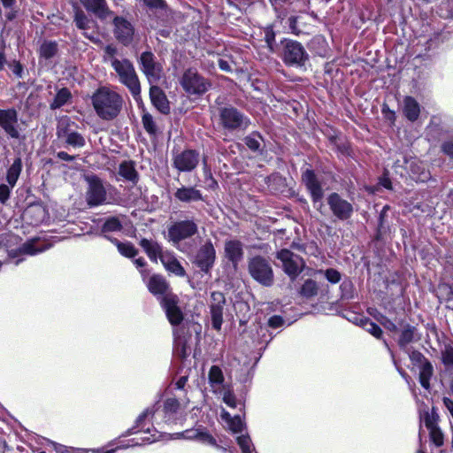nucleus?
I'll use <instances>...</instances> for the list:
<instances>
[{"mask_svg": "<svg viewBox=\"0 0 453 453\" xmlns=\"http://www.w3.org/2000/svg\"><path fill=\"white\" fill-rule=\"evenodd\" d=\"M92 103L97 115L103 119L110 120L120 112L123 99L117 92L107 87H101L93 95Z\"/></svg>", "mask_w": 453, "mask_h": 453, "instance_id": "f257e3e1", "label": "nucleus"}, {"mask_svg": "<svg viewBox=\"0 0 453 453\" xmlns=\"http://www.w3.org/2000/svg\"><path fill=\"white\" fill-rule=\"evenodd\" d=\"M111 67L116 72L119 82L129 89L134 97L138 96L141 93V85L132 62L122 58L120 61H115Z\"/></svg>", "mask_w": 453, "mask_h": 453, "instance_id": "f03ea898", "label": "nucleus"}, {"mask_svg": "<svg viewBox=\"0 0 453 453\" xmlns=\"http://www.w3.org/2000/svg\"><path fill=\"white\" fill-rule=\"evenodd\" d=\"M248 271L251 278L265 287L273 284L274 275L273 267L265 257L255 256L248 261Z\"/></svg>", "mask_w": 453, "mask_h": 453, "instance_id": "7ed1b4c3", "label": "nucleus"}, {"mask_svg": "<svg viewBox=\"0 0 453 453\" xmlns=\"http://www.w3.org/2000/svg\"><path fill=\"white\" fill-rule=\"evenodd\" d=\"M198 232V225L194 219L179 220L168 227L167 238L174 246L181 241L193 237Z\"/></svg>", "mask_w": 453, "mask_h": 453, "instance_id": "20e7f679", "label": "nucleus"}, {"mask_svg": "<svg viewBox=\"0 0 453 453\" xmlns=\"http://www.w3.org/2000/svg\"><path fill=\"white\" fill-rule=\"evenodd\" d=\"M180 84L188 94L197 96L204 94L211 86V82L195 69L184 72Z\"/></svg>", "mask_w": 453, "mask_h": 453, "instance_id": "39448f33", "label": "nucleus"}, {"mask_svg": "<svg viewBox=\"0 0 453 453\" xmlns=\"http://www.w3.org/2000/svg\"><path fill=\"white\" fill-rule=\"evenodd\" d=\"M219 119L222 127L227 130H244L250 123L246 116L234 107L220 108Z\"/></svg>", "mask_w": 453, "mask_h": 453, "instance_id": "423d86ee", "label": "nucleus"}, {"mask_svg": "<svg viewBox=\"0 0 453 453\" xmlns=\"http://www.w3.org/2000/svg\"><path fill=\"white\" fill-rule=\"evenodd\" d=\"M282 59L288 65L302 66L308 59V54L300 42L293 40H285L283 42Z\"/></svg>", "mask_w": 453, "mask_h": 453, "instance_id": "0eeeda50", "label": "nucleus"}, {"mask_svg": "<svg viewBox=\"0 0 453 453\" xmlns=\"http://www.w3.org/2000/svg\"><path fill=\"white\" fill-rule=\"evenodd\" d=\"M276 257L280 260L284 272L292 280H295L298 274L302 273L304 267V262L303 258L289 250L283 249L280 250L277 253Z\"/></svg>", "mask_w": 453, "mask_h": 453, "instance_id": "6e6552de", "label": "nucleus"}, {"mask_svg": "<svg viewBox=\"0 0 453 453\" xmlns=\"http://www.w3.org/2000/svg\"><path fill=\"white\" fill-rule=\"evenodd\" d=\"M216 259V250L211 240H207L197 250L193 263L203 273H210Z\"/></svg>", "mask_w": 453, "mask_h": 453, "instance_id": "1a4fd4ad", "label": "nucleus"}, {"mask_svg": "<svg viewBox=\"0 0 453 453\" xmlns=\"http://www.w3.org/2000/svg\"><path fill=\"white\" fill-rule=\"evenodd\" d=\"M112 33L115 39L123 44L128 46L132 43L134 36V27L133 24L122 16H112Z\"/></svg>", "mask_w": 453, "mask_h": 453, "instance_id": "9d476101", "label": "nucleus"}, {"mask_svg": "<svg viewBox=\"0 0 453 453\" xmlns=\"http://www.w3.org/2000/svg\"><path fill=\"white\" fill-rule=\"evenodd\" d=\"M139 63L142 73L147 77L150 84L157 83L162 74V66L156 61L151 51H144L141 54Z\"/></svg>", "mask_w": 453, "mask_h": 453, "instance_id": "9b49d317", "label": "nucleus"}, {"mask_svg": "<svg viewBox=\"0 0 453 453\" xmlns=\"http://www.w3.org/2000/svg\"><path fill=\"white\" fill-rule=\"evenodd\" d=\"M88 184L86 199L90 206H97L105 203L107 198L106 189L103 181L96 176L87 177Z\"/></svg>", "mask_w": 453, "mask_h": 453, "instance_id": "f8f14e48", "label": "nucleus"}, {"mask_svg": "<svg viewBox=\"0 0 453 453\" xmlns=\"http://www.w3.org/2000/svg\"><path fill=\"white\" fill-rule=\"evenodd\" d=\"M327 204L334 214L340 220H347L353 214V205L343 199L339 194L332 193L327 197Z\"/></svg>", "mask_w": 453, "mask_h": 453, "instance_id": "ddd939ff", "label": "nucleus"}, {"mask_svg": "<svg viewBox=\"0 0 453 453\" xmlns=\"http://www.w3.org/2000/svg\"><path fill=\"white\" fill-rule=\"evenodd\" d=\"M0 127L11 138H19L18 111L14 108L0 109Z\"/></svg>", "mask_w": 453, "mask_h": 453, "instance_id": "4468645a", "label": "nucleus"}, {"mask_svg": "<svg viewBox=\"0 0 453 453\" xmlns=\"http://www.w3.org/2000/svg\"><path fill=\"white\" fill-rule=\"evenodd\" d=\"M226 303L224 295L219 291H214L211 295V316L214 329L220 330L223 322V309Z\"/></svg>", "mask_w": 453, "mask_h": 453, "instance_id": "2eb2a0df", "label": "nucleus"}, {"mask_svg": "<svg viewBox=\"0 0 453 453\" xmlns=\"http://www.w3.org/2000/svg\"><path fill=\"white\" fill-rule=\"evenodd\" d=\"M199 163V154L192 150H187L173 157V165L180 172H190Z\"/></svg>", "mask_w": 453, "mask_h": 453, "instance_id": "dca6fc26", "label": "nucleus"}, {"mask_svg": "<svg viewBox=\"0 0 453 453\" xmlns=\"http://www.w3.org/2000/svg\"><path fill=\"white\" fill-rule=\"evenodd\" d=\"M305 187L309 190L313 203L321 201L324 196V191L314 172L306 169L302 176Z\"/></svg>", "mask_w": 453, "mask_h": 453, "instance_id": "f3484780", "label": "nucleus"}, {"mask_svg": "<svg viewBox=\"0 0 453 453\" xmlns=\"http://www.w3.org/2000/svg\"><path fill=\"white\" fill-rule=\"evenodd\" d=\"M163 306L172 325H179L183 320V314L177 306L178 299L174 295H166L163 298Z\"/></svg>", "mask_w": 453, "mask_h": 453, "instance_id": "a211bd4d", "label": "nucleus"}, {"mask_svg": "<svg viewBox=\"0 0 453 453\" xmlns=\"http://www.w3.org/2000/svg\"><path fill=\"white\" fill-rule=\"evenodd\" d=\"M81 4L93 12L98 19L104 20L113 16L105 0H80Z\"/></svg>", "mask_w": 453, "mask_h": 453, "instance_id": "6ab92c4d", "label": "nucleus"}, {"mask_svg": "<svg viewBox=\"0 0 453 453\" xmlns=\"http://www.w3.org/2000/svg\"><path fill=\"white\" fill-rule=\"evenodd\" d=\"M226 257L236 267L243 257V245L238 240H228L224 247Z\"/></svg>", "mask_w": 453, "mask_h": 453, "instance_id": "aec40b11", "label": "nucleus"}, {"mask_svg": "<svg viewBox=\"0 0 453 453\" xmlns=\"http://www.w3.org/2000/svg\"><path fill=\"white\" fill-rule=\"evenodd\" d=\"M150 97L153 105L163 114L170 112V105L164 91L157 85L150 84Z\"/></svg>", "mask_w": 453, "mask_h": 453, "instance_id": "412c9836", "label": "nucleus"}, {"mask_svg": "<svg viewBox=\"0 0 453 453\" xmlns=\"http://www.w3.org/2000/svg\"><path fill=\"white\" fill-rule=\"evenodd\" d=\"M160 262L167 272L179 277H184L186 275L185 269L173 252L165 250V254L161 256Z\"/></svg>", "mask_w": 453, "mask_h": 453, "instance_id": "4be33fe9", "label": "nucleus"}, {"mask_svg": "<svg viewBox=\"0 0 453 453\" xmlns=\"http://www.w3.org/2000/svg\"><path fill=\"white\" fill-rule=\"evenodd\" d=\"M139 244L146 252L150 259L154 263H157L158 259L161 260V256L165 252L162 246L154 240L142 238L141 239Z\"/></svg>", "mask_w": 453, "mask_h": 453, "instance_id": "5701e85b", "label": "nucleus"}, {"mask_svg": "<svg viewBox=\"0 0 453 453\" xmlns=\"http://www.w3.org/2000/svg\"><path fill=\"white\" fill-rule=\"evenodd\" d=\"M146 285L153 295H165V296L168 295L169 284L162 275H152L146 281Z\"/></svg>", "mask_w": 453, "mask_h": 453, "instance_id": "b1692460", "label": "nucleus"}, {"mask_svg": "<svg viewBox=\"0 0 453 453\" xmlns=\"http://www.w3.org/2000/svg\"><path fill=\"white\" fill-rule=\"evenodd\" d=\"M174 196L182 203H192L203 200L201 191L194 187L183 186L175 191Z\"/></svg>", "mask_w": 453, "mask_h": 453, "instance_id": "393cba45", "label": "nucleus"}, {"mask_svg": "<svg viewBox=\"0 0 453 453\" xmlns=\"http://www.w3.org/2000/svg\"><path fill=\"white\" fill-rule=\"evenodd\" d=\"M74 22L76 27L83 31V35L89 39L91 42H98V38H96L94 35L88 34L87 31L90 28L92 20L89 19L87 15L81 11L80 8H77L74 16Z\"/></svg>", "mask_w": 453, "mask_h": 453, "instance_id": "a878e982", "label": "nucleus"}, {"mask_svg": "<svg viewBox=\"0 0 453 453\" xmlns=\"http://www.w3.org/2000/svg\"><path fill=\"white\" fill-rule=\"evenodd\" d=\"M403 111L408 120L414 122L419 117L420 105L413 97L406 96L403 99Z\"/></svg>", "mask_w": 453, "mask_h": 453, "instance_id": "bb28decb", "label": "nucleus"}, {"mask_svg": "<svg viewBox=\"0 0 453 453\" xmlns=\"http://www.w3.org/2000/svg\"><path fill=\"white\" fill-rule=\"evenodd\" d=\"M119 175L125 180L136 184L139 180V174L133 161H123L119 166Z\"/></svg>", "mask_w": 453, "mask_h": 453, "instance_id": "cd10ccee", "label": "nucleus"}, {"mask_svg": "<svg viewBox=\"0 0 453 453\" xmlns=\"http://www.w3.org/2000/svg\"><path fill=\"white\" fill-rule=\"evenodd\" d=\"M46 211L40 205L29 206L24 212V217L30 224L39 225L45 219Z\"/></svg>", "mask_w": 453, "mask_h": 453, "instance_id": "c85d7f7f", "label": "nucleus"}, {"mask_svg": "<svg viewBox=\"0 0 453 453\" xmlns=\"http://www.w3.org/2000/svg\"><path fill=\"white\" fill-rule=\"evenodd\" d=\"M22 171V161L20 157H17L14 159L12 165L7 170L6 180L11 188H13L20 175Z\"/></svg>", "mask_w": 453, "mask_h": 453, "instance_id": "c756f323", "label": "nucleus"}, {"mask_svg": "<svg viewBox=\"0 0 453 453\" xmlns=\"http://www.w3.org/2000/svg\"><path fill=\"white\" fill-rule=\"evenodd\" d=\"M433 365L429 361L425 362L419 367V382L426 389H429L430 388V379L433 375Z\"/></svg>", "mask_w": 453, "mask_h": 453, "instance_id": "7c9ffc66", "label": "nucleus"}, {"mask_svg": "<svg viewBox=\"0 0 453 453\" xmlns=\"http://www.w3.org/2000/svg\"><path fill=\"white\" fill-rule=\"evenodd\" d=\"M182 435L186 439H197L205 443L211 445L216 444L215 439L211 434L204 432H199L198 430H187L182 434Z\"/></svg>", "mask_w": 453, "mask_h": 453, "instance_id": "2f4dec72", "label": "nucleus"}, {"mask_svg": "<svg viewBox=\"0 0 453 453\" xmlns=\"http://www.w3.org/2000/svg\"><path fill=\"white\" fill-rule=\"evenodd\" d=\"M416 327L407 325L402 330L398 344L401 348H405L409 343L415 340Z\"/></svg>", "mask_w": 453, "mask_h": 453, "instance_id": "473e14b6", "label": "nucleus"}, {"mask_svg": "<svg viewBox=\"0 0 453 453\" xmlns=\"http://www.w3.org/2000/svg\"><path fill=\"white\" fill-rule=\"evenodd\" d=\"M71 98L69 89L64 88L58 91L54 100L50 104V109L55 110L62 107Z\"/></svg>", "mask_w": 453, "mask_h": 453, "instance_id": "72a5a7b5", "label": "nucleus"}, {"mask_svg": "<svg viewBox=\"0 0 453 453\" xmlns=\"http://www.w3.org/2000/svg\"><path fill=\"white\" fill-rule=\"evenodd\" d=\"M245 144L247 147L252 151H260L261 146L263 142V138L258 133H251L250 135L246 136L244 139Z\"/></svg>", "mask_w": 453, "mask_h": 453, "instance_id": "f704fd0d", "label": "nucleus"}, {"mask_svg": "<svg viewBox=\"0 0 453 453\" xmlns=\"http://www.w3.org/2000/svg\"><path fill=\"white\" fill-rule=\"evenodd\" d=\"M65 142L74 148H81L85 145L84 137L77 132H65Z\"/></svg>", "mask_w": 453, "mask_h": 453, "instance_id": "c9c22d12", "label": "nucleus"}, {"mask_svg": "<svg viewBox=\"0 0 453 453\" xmlns=\"http://www.w3.org/2000/svg\"><path fill=\"white\" fill-rule=\"evenodd\" d=\"M222 418L228 422L229 428L234 433L242 432L243 427V422L239 416H235L234 418H231L230 414L225 411L222 412Z\"/></svg>", "mask_w": 453, "mask_h": 453, "instance_id": "e433bc0d", "label": "nucleus"}, {"mask_svg": "<svg viewBox=\"0 0 453 453\" xmlns=\"http://www.w3.org/2000/svg\"><path fill=\"white\" fill-rule=\"evenodd\" d=\"M58 51V44L54 42H44L40 47V56L45 59L53 58Z\"/></svg>", "mask_w": 453, "mask_h": 453, "instance_id": "4c0bfd02", "label": "nucleus"}, {"mask_svg": "<svg viewBox=\"0 0 453 453\" xmlns=\"http://www.w3.org/2000/svg\"><path fill=\"white\" fill-rule=\"evenodd\" d=\"M360 323H361L362 327L365 331L370 333L372 335H373L377 339H380L381 337L382 330L377 324H375L369 319H361Z\"/></svg>", "mask_w": 453, "mask_h": 453, "instance_id": "58836bf2", "label": "nucleus"}, {"mask_svg": "<svg viewBox=\"0 0 453 453\" xmlns=\"http://www.w3.org/2000/svg\"><path fill=\"white\" fill-rule=\"evenodd\" d=\"M209 381L212 387L219 386L224 381V375L221 369L217 365H212L209 372Z\"/></svg>", "mask_w": 453, "mask_h": 453, "instance_id": "ea45409f", "label": "nucleus"}, {"mask_svg": "<svg viewBox=\"0 0 453 453\" xmlns=\"http://www.w3.org/2000/svg\"><path fill=\"white\" fill-rule=\"evenodd\" d=\"M118 49L113 44H108L104 48V56L103 59L105 63H110L111 65H113L115 61H120L121 59L117 58Z\"/></svg>", "mask_w": 453, "mask_h": 453, "instance_id": "a19ab883", "label": "nucleus"}, {"mask_svg": "<svg viewBox=\"0 0 453 453\" xmlns=\"http://www.w3.org/2000/svg\"><path fill=\"white\" fill-rule=\"evenodd\" d=\"M115 242H116L118 250L121 255H123L127 257H134L136 256L138 251L132 243L120 242L117 240Z\"/></svg>", "mask_w": 453, "mask_h": 453, "instance_id": "79ce46f5", "label": "nucleus"}, {"mask_svg": "<svg viewBox=\"0 0 453 453\" xmlns=\"http://www.w3.org/2000/svg\"><path fill=\"white\" fill-rule=\"evenodd\" d=\"M300 294L305 297H311L318 294V285L312 280H306L301 288Z\"/></svg>", "mask_w": 453, "mask_h": 453, "instance_id": "37998d69", "label": "nucleus"}, {"mask_svg": "<svg viewBox=\"0 0 453 453\" xmlns=\"http://www.w3.org/2000/svg\"><path fill=\"white\" fill-rule=\"evenodd\" d=\"M122 229V224L117 217H111L107 219L103 225L102 231L107 232H117Z\"/></svg>", "mask_w": 453, "mask_h": 453, "instance_id": "c03bdc74", "label": "nucleus"}, {"mask_svg": "<svg viewBox=\"0 0 453 453\" xmlns=\"http://www.w3.org/2000/svg\"><path fill=\"white\" fill-rule=\"evenodd\" d=\"M236 441L242 453H256L249 435H240L236 438Z\"/></svg>", "mask_w": 453, "mask_h": 453, "instance_id": "a18cd8bd", "label": "nucleus"}, {"mask_svg": "<svg viewBox=\"0 0 453 453\" xmlns=\"http://www.w3.org/2000/svg\"><path fill=\"white\" fill-rule=\"evenodd\" d=\"M426 425L430 430L432 441L438 447L441 446L443 444V434L441 430L435 427L431 422L426 421Z\"/></svg>", "mask_w": 453, "mask_h": 453, "instance_id": "49530a36", "label": "nucleus"}, {"mask_svg": "<svg viewBox=\"0 0 453 453\" xmlns=\"http://www.w3.org/2000/svg\"><path fill=\"white\" fill-rule=\"evenodd\" d=\"M265 42L271 52H274L275 47V32L272 26H268L264 29Z\"/></svg>", "mask_w": 453, "mask_h": 453, "instance_id": "de8ad7c7", "label": "nucleus"}, {"mask_svg": "<svg viewBox=\"0 0 453 453\" xmlns=\"http://www.w3.org/2000/svg\"><path fill=\"white\" fill-rule=\"evenodd\" d=\"M43 250L44 249H42V248L36 247L35 242L33 241L25 242L19 248L20 253L27 254V255H35L39 252H42Z\"/></svg>", "mask_w": 453, "mask_h": 453, "instance_id": "09e8293b", "label": "nucleus"}, {"mask_svg": "<svg viewBox=\"0 0 453 453\" xmlns=\"http://www.w3.org/2000/svg\"><path fill=\"white\" fill-rule=\"evenodd\" d=\"M142 124L145 130L150 134H155L157 132V127L150 114L145 113L142 116Z\"/></svg>", "mask_w": 453, "mask_h": 453, "instance_id": "8fccbe9b", "label": "nucleus"}, {"mask_svg": "<svg viewBox=\"0 0 453 453\" xmlns=\"http://www.w3.org/2000/svg\"><path fill=\"white\" fill-rule=\"evenodd\" d=\"M180 408V403L175 398H167L164 403V410L166 413H175Z\"/></svg>", "mask_w": 453, "mask_h": 453, "instance_id": "3c124183", "label": "nucleus"}, {"mask_svg": "<svg viewBox=\"0 0 453 453\" xmlns=\"http://www.w3.org/2000/svg\"><path fill=\"white\" fill-rule=\"evenodd\" d=\"M324 274L326 280L333 284L338 283L342 279L341 273L333 268L326 270Z\"/></svg>", "mask_w": 453, "mask_h": 453, "instance_id": "603ef678", "label": "nucleus"}, {"mask_svg": "<svg viewBox=\"0 0 453 453\" xmlns=\"http://www.w3.org/2000/svg\"><path fill=\"white\" fill-rule=\"evenodd\" d=\"M443 363L453 367V348L447 347L442 353Z\"/></svg>", "mask_w": 453, "mask_h": 453, "instance_id": "864d4df0", "label": "nucleus"}, {"mask_svg": "<svg viewBox=\"0 0 453 453\" xmlns=\"http://www.w3.org/2000/svg\"><path fill=\"white\" fill-rule=\"evenodd\" d=\"M223 401L229 407L234 408L236 406L235 396L230 390H226L224 393Z\"/></svg>", "mask_w": 453, "mask_h": 453, "instance_id": "5fc2aeb1", "label": "nucleus"}, {"mask_svg": "<svg viewBox=\"0 0 453 453\" xmlns=\"http://www.w3.org/2000/svg\"><path fill=\"white\" fill-rule=\"evenodd\" d=\"M410 358L414 364H418L419 367L425 362H428V360L418 351H412L410 355Z\"/></svg>", "mask_w": 453, "mask_h": 453, "instance_id": "6e6d98bb", "label": "nucleus"}, {"mask_svg": "<svg viewBox=\"0 0 453 453\" xmlns=\"http://www.w3.org/2000/svg\"><path fill=\"white\" fill-rule=\"evenodd\" d=\"M11 194V188L5 184L0 185V203H5L9 199Z\"/></svg>", "mask_w": 453, "mask_h": 453, "instance_id": "4d7b16f0", "label": "nucleus"}, {"mask_svg": "<svg viewBox=\"0 0 453 453\" xmlns=\"http://www.w3.org/2000/svg\"><path fill=\"white\" fill-rule=\"evenodd\" d=\"M284 323L283 319L280 316L274 315L268 320V325L273 328H278Z\"/></svg>", "mask_w": 453, "mask_h": 453, "instance_id": "13d9d810", "label": "nucleus"}, {"mask_svg": "<svg viewBox=\"0 0 453 453\" xmlns=\"http://www.w3.org/2000/svg\"><path fill=\"white\" fill-rule=\"evenodd\" d=\"M153 415V412L147 409L146 411H144L137 418L136 420V423H137V426L138 427H141V429H143L144 428V425H143V422L145 421V419L147 418H149L150 416H152Z\"/></svg>", "mask_w": 453, "mask_h": 453, "instance_id": "bf43d9fd", "label": "nucleus"}, {"mask_svg": "<svg viewBox=\"0 0 453 453\" xmlns=\"http://www.w3.org/2000/svg\"><path fill=\"white\" fill-rule=\"evenodd\" d=\"M145 5L150 8H164V0H142Z\"/></svg>", "mask_w": 453, "mask_h": 453, "instance_id": "052dcab7", "label": "nucleus"}, {"mask_svg": "<svg viewBox=\"0 0 453 453\" xmlns=\"http://www.w3.org/2000/svg\"><path fill=\"white\" fill-rule=\"evenodd\" d=\"M12 73L19 78L22 77L23 73V66L19 61H13L12 64L10 65Z\"/></svg>", "mask_w": 453, "mask_h": 453, "instance_id": "680f3d73", "label": "nucleus"}, {"mask_svg": "<svg viewBox=\"0 0 453 453\" xmlns=\"http://www.w3.org/2000/svg\"><path fill=\"white\" fill-rule=\"evenodd\" d=\"M380 323L383 325V326L392 332H395L397 330L396 325L391 321L390 319L382 317V319L380 320Z\"/></svg>", "mask_w": 453, "mask_h": 453, "instance_id": "e2e57ef3", "label": "nucleus"}, {"mask_svg": "<svg viewBox=\"0 0 453 453\" xmlns=\"http://www.w3.org/2000/svg\"><path fill=\"white\" fill-rule=\"evenodd\" d=\"M442 151L449 157L453 158V142H446L441 145Z\"/></svg>", "mask_w": 453, "mask_h": 453, "instance_id": "0e129e2a", "label": "nucleus"}, {"mask_svg": "<svg viewBox=\"0 0 453 453\" xmlns=\"http://www.w3.org/2000/svg\"><path fill=\"white\" fill-rule=\"evenodd\" d=\"M296 22H297L296 17L292 16L288 19V25H289V28H290L291 32L296 35H298L301 31H300V29L297 28Z\"/></svg>", "mask_w": 453, "mask_h": 453, "instance_id": "69168bd1", "label": "nucleus"}, {"mask_svg": "<svg viewBox=\"0 0 453 453\" xmlns=\"http://www.w3.org/2000/svg\"><path fill=\"white\" fill-rule=\"evenodd\" d=\"M218 65L222 71H225V72L232 71L231 65L226 60L219 58Z\"/></svg>", "mask_w": 453, "mask_h": 453, "instance_id": "338daca9", "label": "nucleus"}, {"mask_svg": "<svg viewBox=\"0 0 453 453\" xmlns=\"http://www.w3.org/2000/svg\"><path fill=\"white\" fill-rule=\"evenodd\" d=\"M57 157L61 159V160H65V161H72L75 158L74 156H71L69 155L68 153L65 152V151H59L58 152L57 154Z\"/></svg>", "mask_w": 453, "mask_h": 453, "instance_id": "774afa93", "label": "nucleus"}]
</instances>
